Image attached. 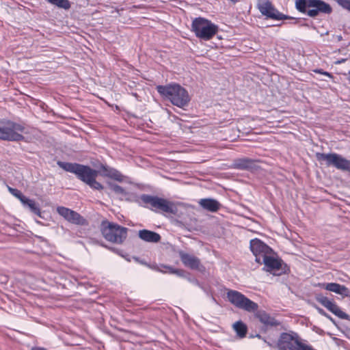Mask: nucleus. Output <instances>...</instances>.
Here are the masks:
<instances>
[{
    "label": "nucleus",
    "mask_w": 350,
    "mask_h": 350,
    "mask_svg": "<svg viewBox=\"0 0 350 350\" xmlns=\"http://www.w3.org/2000/svg\"><path fill=\"white\" fill-rule=\"evenodd\" d=\"M57 164L65 171L76 174L81 180L85 183L92 189L96 190L103 189V186L96 180L98 171L93 170L89 166L77 163L58 161Z\"/></svg>",
    "instance_id": "nucleus-1"
},
{
    "label": "nucleus",
    "mask_w": 350,
    "mask_h": 350,
    "mask_svg": "<svg viewBox=\"0 0 350 350\" xmlns=\"http://www.w3.org/2000/svg\"><path fill=\"white\" fill-rule=\"evenodd\" d=\"M157 92L165 99L170 100L174 105L184 108L190 101L188 92L181 85L172 83L167 85H158Z\"/></svg>",
    "instance_id": "nucleus-2"
},
{
    "label": "nucleus",
    "mask_w": 350,
    "mask_h": 350,
    "mask_svg": "<svg viewBox=\"0 0 350 350\" xmlns=\"http://www.w3.org/2000/svg\"><path fill=\"white\" fill-rule=\"evenodd\" d=\"M218 30L217 25L203 17L194 18L191 23V31L197 38L202 40H210L217 33Z\"/></svg>",
    "instance_id": "nucleus-3"
},
{
    "label": "nucleus",
    "mask_w": 350,
    "mask_h": 350,
    "mask_svg": "<svg viewBox=\"0 0 350 350\" xmlns=\"http://www.w3.org/2000/svg\"><path fill=\"white\" fill-rule=\"evenodd\" d=\"M295 8L310 17H315L319 13L329 14L331 6L322 0H296Z\"/></svg>",
    "instance_id": "nucleus-4"
},
{
    "label": "nucleus",
    "mask_w": 350,
    "mask_h": 350,
    "mask_svg": "<svg viewBox=\"0 0 350 350\" xmlns=\"http://www.w3.org/2000/svg\"><path fill=\"white\" fill-rule=\"evenodd\" d=\"M279 350H315L297 334L282 333L278 342Z\"/></svg>",
    "instance_id": "nucleus-5"
},
{
    "label": "nucleus",
    "mask_w": 350,
    "mask_h": 350,
    "mask_svg": "<svg viewBox=\"0 0 350 350\" xmlns=\"http://www.w3.org/2000/svg\"><path fill=\"white\" fill-rule=\"evenodd\" d=\"M25 128L23 125L10 120L0 122V139L8 141H21L23 139V133Z\"/></svg>",
    "instance_id": "nucleus-6"
},
{
    "label": "nucleus",
    "mask_w": 350,
    "mask_h": 350,
    "mask_svg": "<svg viewBox=\"0 0 350 350\" xmlns=\"http://www.w3.org/2000/svg\"><path fill=\"white\" fill-rule=\"evenodd\" d=\"M101 231L107 241L116 243H122L127 236L126 228L109 221L102 223Z\"/></svg>",
    "instance_id": "nucleus-7"
},
{
    "label": "nucleus",
    "mask_w": 350,
    "mask_h": 350,
    "mask_svg": "<svg viewBox=\"0 0 350 350\" xmlns=\"http://www.w3.org/2000/svg\"><path fill=\"white\" fill-rule=\"evenodd\" d=\"M141 200L152 210L172 214H176L177 212L176 204L166 199L144 194L141 196Z\"/></svg>",
    "instance_id": "nucleus-8"
},
{
    "label": "nucleus",
    "mask_w": 350,
    "mask_h": 350,
    "mask_svg": "<svg viewBox=\"0 0 350 350\" xmlns=\"http://www.w3.org/2000/svg\"><path fill=\"white\" fill-rule=\"evenodd\" d=\"M317 159L327 167H334L338 170L350 172V161L337 153L316 154Z\"/></svg>",
    "instance_id": "nucleus-9"
},
{
    "label": "nucleus",
    "mask_w": 350,
    "mask_h": 350,
    "mask_svg": "<svg viewBox=\"0 0 350 350\" xmlns=\"http://www.w3.org/2000/svg\"><path fill=\"white\" fill-rule=\"evenodd\" d=\"M228 301L238 308L247 312H254L258 309V304L247 298L239 291L230 290L227 293Z\"/></svg>",
    "instance_id": "nucleus-10"
},
{
    "label": "nucleus",
    "mask_w": 350,
    "mask_h": 350,
    "mask_svg": "<svg viewBox=\"0 0 350 350\" xmlns=\"http://www.w3.org/2000/svg\"><path fill=\"white\" fill-rule=\"evenodd\" d=\"M262 264L264 265L263 270L275 275H280L286 271V266L282 260L275 256L273 251L271 254L263 258Z\"/></svg>",
    "instance_id": "nucleus-11"
},
{
    "label": "nucleus",
    "mask_w": 350,
    "mask_h": 350,
    "mask_svg": "<svg viewBox=\"0 0 350 350\" xmlns=\"http://www.w3.org/2000/svg\"><path fill=\"white\" fill-rule=\"evenodd\" d=\"M260 12L268 18L276 21L286 20L290 18L287 15L280 12L268 0H261L258 3Z\"/></svg>",
    "instance_id": "nucleus-12"
},
{
    "label": "nucleus",
    "mask_w": 350,
    "mask_h": 350,
    "mask_svg": "<svg viewBox=\"0 0 350 350\" xmlns=\"http://www.w3.org/2000/svg\"><path fill=\"white\" fill-rule=\"evenodd\" d=\"M250 250L256 258V261L262 264V260L273 253V250L262 241L254 239L250 241Z\"/></svg>",
    "instance_id": "nucleus-13"
},
{
    "label": "nucleus",
    "mask_w": 350,
    "mask_h": 350,
    "mask_svg": "<svg viewBox=\"0 0 350 350\" xmlns=\"http://www.w3.org/2000/svg\"><path fill=\"white\" fill-rule=\"evenodd\" d=\"M57 213L68 221L75 224H82L84 219L77 212L64 206H59L57 208Z\"/></svg>",
    "instance_id": "nucleus-14"
},
{
    "label": "nucleus",
    "mask_w": 350,
    "mask_h": 350,
    "mask_svg": "<svg viewBox=\"0 0 350 350\" xmlns=\"http://www.w3.org/2000/svg\"><path fill=\"white\" fill-rule=\"evenodd\" d=\"M320 303L340 319L347 320L350 319L349 315L343 312L335 302L329 299L327 297L321 298Z\"/></svg>",
    "instance_id": "nucleus-15"
},
{
    "label": "nucleus",
    "mask_w": 350,
    "mask_h": 350,
    "mask_svg": "<svg viewBox=\"0 0 350 350\" xmlns=\"http://www.w3.org/2000/svg\"><path fill=\"white\" fill-rule=\"evenodd\" d=\"M319 286L326 289L327 291L338 294L344 297H350L349 290L344 285H340L338 283H323L320 284Z\"/></svg>",
    "instance_id": "nucleus-16"
},
{
    "label": "nucleus",
    "mask_w": 350,
    "mask_h": 350,
    "mask_svg": "<svg viewBox=\"0 0 350 350\" xmlns=\"http://www.w3.org/2000/svg\"><path fill=\"white\" fill-rule=\"evenodd\" d=\"M178 254L183 265L191 269H198L200 267V260L195 256L187 254L182 250L178 251Z\"/></svg>",
    "instance_id": "nucleus-17"
},
{
    "label": "nucleus",
    "mask_w": 350,
    "mask_h": 350,
    "mask_svg": "<svg viewBox=\"0 0 350 350\" xmlns=\"http://www.w3.org/2000/svg\"><path fill=\"white\" fill-rule=\"evenodd\" d=\"M99 173L102 176L109 177L118 182H122L124 178L117 170L104 165H101Z\"/></svg>",
    "instance_id": "nucleus-18"
},
{
    "label": "nucleus",
    "mask_w": 350,
    "mask_h": 350,
    "mask_svg": "<svg viewBox=\"0 0 350 350\" xmlns=\"http://www.w3.org/2000/svg\"><path fill=\"white\" fill-rule=\"evenodd\" d=\"M255 167V161L247 159H239L234 161L232 167L237 170H252Z\"/></svg>",
    "instance_id": "nucleus-19"
},
{
    "label": "nucleus",
    "mask_w": 350,
    "mask_h": 350,
    "mask_svg": "<svg viewBox=\"0 0 350 350\" xmlns=\"http://www.w3.org/2000/svg\"><path fill=\"white\" fill-rule=\"evenodd\" d=\"M139 237L141 239L151 243H157L161 239L158 233L148 230H139Z\"/></svg>",
    "instance_id": "nucleus-20"
},
{
    "label": "nucleus",
    "mask_w": 350,
    "mask_h": 350,
    "mask_svg": "<svg viewBox=\"0 0 350 350\" xmlns=\"http://www.w3.org/2000/svg\"><path fill=\"white\" fill-rule=\"evenodd\" d=\"M199 204L203 208L211 212L217 211L220 206V204L216 200L212 198L201 199L199 201Z\"/></svg>",
    "instance_id": "nucleus-21"
},
{
    "label": "nucleus",
    "mask_w": 350,
    "mask_h": 350,
    "mask_svg": "<svg viewBox=\"0 0 350 350\" xmlns=\"http://www.w3.org/2000/svg\"><path fill=\"white\" fill-rule=\"evenodd\" d=\"M21 203L24 207L28 208L34 214L40 217L41 216L40 210L34 200L29 199L28 198L25 197L24 201L22 202Z\"/></svg>",
    "instance_id": "nucleus-22"
},
{
    "label": "nucleus",
    "mask_w": 350,
    "mask_h": 350,
    "mask_svg": "<svg viewBox=\"0 0 350 350\" xmlns=\"http://www.w3.org/2000/svg\"><path fill=\"white\" fill-rule=\"evenodd\" d=\"M233 328L239 338H242L245 336L247 329V326L243 322H236L233 325Z\"/></svg>",
    "instance_id": "nucleus-23"
},
{
    "label": "nucleus",
    "mask_w": 350,
    "mask_h": 350,
    "mask_svg": "<svg viewBox=\"0 0 350 350\" xmlns=\"http://www.w3.org/2000/svg\"><path fill=\"white\" fill-rule=\"evenodd\" d=\"M49 3L64 10L70 8V2L68 0H45Z\"/></svg>",
    "instance_id": "nucleus-24"
},
{
    "label": "nucleus",
    "mask_w": 350,
    "mask_h": 350,
    "mask_svg": "<svg viewBox=\"0 0 350 350\" xmlns=\"http://www.w3.org/2000/svg\"><path fill=\"white\" fill-rule=\"evenodd\" d=\"M257 317L259 320L265 325H273L274 319L271 318L268 314L264 311H259L256 314Z\"/></svg>",
    "instance_id": "nucleus-25"
},
{
    "label": "nucleus",
    "mask_w": 350,
    "mask_h": 350,
    "mask_svg": "<svg viewBox=\"0 0 350 350\" xmlns=\"http://www.w3.org/2000/svg\"><path fill=\"white\" fill-rule=\"evenodd\" d=\"M108 185L109 188L114 191L116 194L124 196L126 194L125 190L120 186L112 183H108Z\"/></svg>",
    "instance_id": "nucleus-26"
},
{
    "label": "nucleus",
    "mask_w": 350,
    "mask_h": 350,
    "mask_svg": "<svg viewBox=\"0 0 350 350\" xmlns=\"http://www.w3.org/2000/svg\"><path fill=\"white\" fill-rule=\"evenodd\" d=\"M9 191L16 198H17L21 202L24 201L25 196L23 195V193L16 189H13L12 187H8Z\"/></svg>",
    "instance_id": "nucleus-27"
},
{
    "label": "nucleus",
    "mask_w": 350,
    "mask_h": 350,
    "mask_svg": "<svg viewBox=\"0 0 350 350\" xmlns=\"http://www.w3.org/2000/svg\"><path fill=\"white\" fill-rule=\"evenodd\" d=\"M337 2L343 8L350 11V0H338Z\"/></svg>",
    "instance_id": "nucleus-28"
},
{
    "label": "nucleus",
    "mask_w": 350,
    "mask_h": 350,
    "mask_svg": "<svg viewBox=\"0 0 350 350\" xmlns=\"http://www.w3.org/2000/svg\"><path fill=\"white\" fill-rule=\"evenodd\" d=\"M163 267L167 269L168 270V272H170L171 273H175V274H177V275H180V273H181V271L180 270L174 269L172 267L163 266Z\"/></svg>",
    "instance_id": "nucleus-29"
},
{
    "label": "nucleus",
    "mask_w": 350,
    "mask_h": 350,
    "mask_svg": "<svg viewBox=\"0 0 350 350\" xmlns=\"http://www.w3.org/2000/svg\"><path fill=\"white\" fill-rule=\"evenodd\" d=\"M315 72H319V73H321V74L325 75L326 76H328L329 77H331V75L329 72H322L320 70H316Z\"/></svg>",
    "instance_id": "nucleus-30"
},
{
    "label": "nucleus",
    "mask_w": 350,
    "mask_h": 350,
    "mask_svg": "<svg viewBox=\"0 0 350 350\" xmlns=\"http://www.w3.org/2000/svg\"><path fill=\"white\" fill-rule=\"evenodd\" d=\"M317 310L321 314L326 317V315H327V314L323 309L318 308Z\"/></svg>",
    "instance_id": "nucleus-31"
},
{
    "label": "nucleus",
    "mask_w": 350,
    "mask_h": 350,
    "mask_svg": "<svg viewBox=\"0 0 350 350\" xmlns=\"http://www.w3.org/2000/svg\"><path fill=\"white\" fill-rule=\"evenodd\" d=\"M326 317L328 319H329L332 323H335V321H334V319L332 317H330L329 314L326 315Z\"/></svg>",
    "instance_id": "nucleus-32"
},
{
    "label": "nucleus",
    "mask_w": 350,
    "mask_h": 350,
    "mask_svg": "<svg viewBox=\"0 0 350 350\" xmlns=\"http://www.w3.org/2000/svg\"><path fill=\"white\" fill-rule=\"evenodd\" d=\"M232 3H235L238 2L239 0H230Z\"/></svg>",
    "instance_id": "nucleus-33"
},
{
    "label": "nucleus",
    "mask_w": 350,
    "mask_h": 350,
    "mask_svg": "<svg viewBox=\"0 0 350 350\" xmlns=\"http://www.w3.org/2000/svg\"><path fill=\"white\" fill-rule=\"evenodd\" d=\"M348 80H349V83H350V71L349 72Z\"/></svg>",
    "instance_id": "nucleus-34"
},
{
    "label": "nucleus",
    "mask_w": 350,
    "mask_h": 350,
    "mask_svg": "<svg viewBox=\"0 0 350 350\" xmlns=\"http://www.w3.org/2000/svg\"><path fill=\"white\" fill-rule=\"evenodd\" d=\"M159 271H161V272H163V273H165V272H166V271H164L161 270V269H159Z\"/></svg>",
    "instance_id": "nucleus-35"
},
{
    "label": "nucleus",
    "mask_w": 350,
    "mask_h": 350,
    "mask_svg": "<svg viewBox=\"0 0 350 350\" xmlns=\"http://www.w3.org/2000/svg\"><path fill=\"white\" fill-rule=\"evenodd\" d=\"M344 62V60L340 59V61H339L338 63H341V62Z\"/></svg>",
    "instance_id": "nucleus-36"
},
{
    "label": "nucleus",
    "mask_w": 350,
    "mask_h": 350,
    "mask_svg": "<svg viewBox=\"0 0 350 350\" xmlns=\"http://www.w3.org/2000/svg\"><path fill=\"white\" fill-rule=\"evenodd\" d=\"M344 62V60L340 59V61H339L338 63H341V62Z\"/></svg>",
    "instance_id": "nucleus-37"
}]
</instances>
